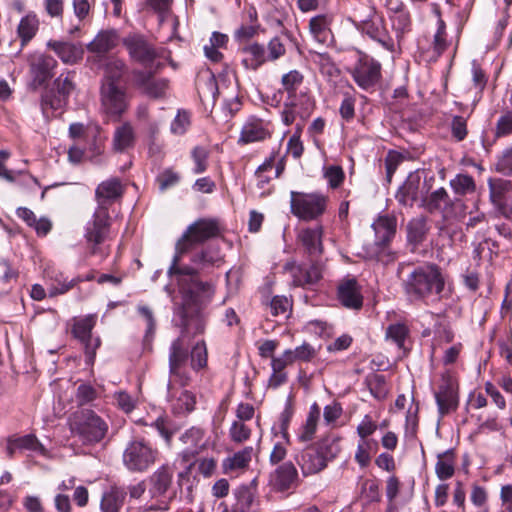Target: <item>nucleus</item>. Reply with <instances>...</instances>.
Wrapping results in <instances>:
<instances>
[{"mask_svg":"<svg viewBox=\"0 0 512 512\" xmlns=\"http://www.w3.org/2000/svg\"><path fill=\"white\" fill-rule=\"evenodd\" d=\"M403 5L399 4L395 8H391L394 14L390 16L392 29L396 33L398 40L403 38L404 34L410 31L411 19L407 11L402 9Z\"/></svg>","mask_w":512,"mask_h":512,"instance_id":"nucleus-45","label":"nucleus"},{"mask_svg":"<svg viewBox=\"0 0 512 512\" xmlns=\"http://www.w3.org/2000/svg\"><path fill=\"white\" fill-rule=\"evenodd\" d=\"M192 159L195 163V167L193 169L195 174H201L207 170L208 167V158L209 151L202 147L196 146L191 153Z\"/></svg>","mask_w":512,"mask_h":512,"instance_id":"nucleus-62","label":"nucleus"},{"mask_svg":"<svg viewBox=\"0 0 512 512\" xmlns=\"http://www.w3.org/2000/svg\"><path fill=\"white\" fill-rule=\"evenodd\" d=\"M450 186L455 194L464 196L474 193L476 184L472 176L468 174H457L450 180Z\"/></svg>","mask_w":512,"mask_h":512,"instance_id":"nucleus-55","label":"nucleus"},{"mask_svg":"<svg viewBox=\"0 0 512 512\" xmlns=\"http://www.w3.org/2000/svg\"><path fill=\"white\" fill-rule=\"evenodd\" d=\"M295 461L304 476L316 474L323 470L327 465L325 457L315 447H308L302 450L295 457Z\"/></svg>","mask_w":512,"mask_h":512,"instance_id":"nucleus-26","label":"nucleus"},{"mask_svg":"<svg viewBox=\"0 0 512 512\" xmlns=\"http://www.w3.org/2000/svg\"><path fill=\"white\" fill-rule=\"evenodd\" d=\"M197 403L196 395L189 390H182L172 403V409L175 414L184 415L194 411Z\"/></svg>","mask_w":512,"mask_h":512,"instance_id":"nucleus-50","label":"nucleus"},{"mask_svg":"<svg viewBox=\"0 0 512 512\" xmlns=\"http://www.w3.org/2000/svg\"><path fill=\"white\" fill-rule=\"evenodd\" d=\"M197 88L200 94L215 99L218 95V86L214 73L206 69L198 74Z\"/></svg>","mask_w":512,"mask_h":512,"instance_id":"nucleus-49","label":"nucleus"},{"mask_svg":"<svg viewBox=\"0 0 512 512\" xmlns=\"http://www.w3.org/2000/svg\"><path fill=\"white\" fill-rule=\"evenodd\" d=\"M184 445L180 456L184 462H190L197 455L201 454L211 446L210 439L206 432L200 427H191L183 432L179 438Z\"/></svg>","mask_w":512,"mask_h":512,"instance_id":"nucleus-16","label":"nucleus"},{"mask_svg":"<svg viewBox=\"0 0 512 512\" xmlns=\"http://www.w3.org/2000/svg\"><path fill=\"white\" fill-rule=\"evenodd\" d=\"M72 434L83 444H96L103 440L109 426L105 419L91 409H80L69 419Z\"/></svg>","mask_w":512,"mask_h":512,"instance_id":"nucleus-5","label":"nucleus"},{"mask_svg":"<svg viewBox=\"0 0 512 512\" xmlns=\"http://www.w3.org/2000/svg\"><path fill=\"white\" fill-rule=\"evenodd\" d=\"M365 9V14L355 9L352 21L359 30L380 43L385 49L392 51L394 41L386 30L383 19L376 14L373 7L365 6Z\"/></svg>","mask_w":512,"mask_h":512,"instance_id":"nucleus-8","label":"nucleus"},{"mask_svg":"<svg viewBox=\"0 0 512 512\" xmlns=\"http://www.w3.org/2000/svg\"><path fill=\"white\" fill-rule=\"evenodd\" d=\"M198 464V471L200 474H202L204 477H210L214 474L216 467H217V461L216 459L212 457H205L198 459L196 461L191 462L185 472L179 473V478H183L186 475L190 473V470L194 464Z\"/></svg>","mask_w":512,"mask_h":512,"instance_id":"nucleus-60","label":"nucleus"},{"mask_svg":"<svg viewBox=\"0 0 512 512\" xmlns=\"http://www.w3.org/2000/svg\"><path fill=\"white\" fill-rule=\"evenodd\" d=\"M98 397V391L89 383H81L75 392V401L79 407L92 403Z\"/></svg>","mask_w":512,"mask_h":512,"instance_id":"nucleus-61","label":"nucleus"},{"mask_svg":"<svg viewBox=\"0 0 512 512\" xmlns=\"http://www.w3.org/2000/svg\"><path fill=\"white\" fill-rule=\"evenodd\" d=\"M223 227L216 218H199L190 224L175 244V254L178 262L196 246L221 236Z\"/></svg>","mask_w":512,"mask_h":512,"instance_id":"nucleus-3","label":"nucleus"},{"mask_svg":"<svg viewBox=\"0 0 512 512\" xmlns=\"http://www.w3.org/2000/svg\"><path fill=\"white\" fill-rule=\"evenodd\" d=\"M283 269L289 273L295 286L310 287L322 279L324 263L321 259L310 260L308 265H298L294 261H288Z\"/></svg>","mask_w":512,"mask_h":512,"instance_id":"nucleus-12","label":"nucleus"},{"mask_svg":"<svg viewBox=\"0 0 512 512\" xmlns=\"http://www.w3.org/2000/svg\"><path fill=\"white\" fill-rule=\"evenodd\" d=\"M127 491L118 486H111L103 492L100 501L101 512H120L122 509Z\"/></svg>","mask_w":512,"mask_h":512,"instance_id":"nucleus-37","label":"nucleus"},{"mask_svg":"<svg viewBox=\"0 0 512 512\" xmlns=\"http://www.w3.org/2000/svg\"><path fill=\"white\" fill-rule=\"evenodd\" d=\"M104 76L102 84H114L118 85V82L127 72V65L125 62L116 57H109L105 60L104 64Z\"/></svg>","mask_w":512,"mask_h":512,"instance_id":"nucleus-41","label":"nucleus"},{"mask_svg":"<svg viewBox=\"0 0 512 512\" xmlns=\"http://www.w3.org/2000/svg\"><path fill=\"white\" fill-rule=\"evenodd\" d=\"M268 136V132L264 129L262 123L258 120L247 122L240 134L239 142L252 143L262 141Z\"/></svg>","mask_w":512,"mask_h":512,"instance_id":"nucleus-47","label":"nucleus"},{"mask_svg":"<svg viewBox=\"0 0 512 512\" xmlns=\"http://www.w3.org/2000/svg\"><path fill=\"white\" fill-rule=\"evenodd\" d=\"M445 287L441 268L433 263L415 267L402 280V288L411 302L425 301L432 295H440Z\"/></svg>","mask_w":512,"mask_h":512,"instance_id":"nucleus-1","label":"nucleus"},{"mask_svg":"<svg viewBox=\"0 0 512 512\" xmlns=\"http://www.w3.org/2000/svg\"><path fill=\"white\" fill-rule=\"evenodd\" d=\"M323 233L324 230L323 226L321 225L304 228L299 231L297 240L303 248L304 253L308 256L309 260L320 259L321 255L323 254Z\"/></svg>","mask_w":512,"mask_h":512,"instance_id":"nucleus-22","label":"nucleus"},{"mask_svg":"<svg viewBox=\"0 0 512 512\" xmlns=\"http://www.w3.org/2000/svg\"><path fill=\"white\" fill-rule=\"evenodd\" d=\"M58 66L57 60L47 54L34 55L29 60V73L31 86L34 89L46 85L54 76V70Z\"/></svg>","mask_w":512,"mask_h":512,"instance_id":"nucleus-17","label":"nucleus"},{"mask_svg":"<svg viewBox=\"0 0 512 512\" xmlns=\"http://www.w3.org/2000/svg\"><path fill=\"white\" fill-rule=\"evenodd\" d=\"M254 454V448L247 446L242 450L234 453L223 460L222 468L225 474L244 471L248 469L252 456Z\"/></svg>","mask_w":512,"mask_h":512,"instance_id":"nucleus-36","label":"nucleus"},{"mask_svg":"<svg viewBox=\"0 0 512 512\" xmlns=\"http://www.w3.org/2000/svg\"><path fill=\"white\" fill-rule=\"evenodd\" d=\"M255 481L250 485H241L233 491L235 502L230 512H258L257 489Z\"/></svg>","mask_w":512,"mask_h":512,"instance_id":"nucleus-25","label":"nucleus"},{"mask_svg":"<svg viewBox=\"0 0 512 512\" xmlns=\"http://www.w3.org/2000/svg\"><path fill=\"white\" fill-rule=\"evenodd\" d=\"M327 206V198L320 193H303L291 191V213L303 221L318 219L324 214Z\"/></svg>","mask_w":512,"mask_h":512,"instance_id":"nucleus-9","label":"nucleus"},{"mask_svg":"<svg viewBox=\"0 0 512 512\" xmlns=\"http://www.w3.org/2000/svg\"><path fill=\"white\" fill-rule=\"evenodd\" d=\"M434 395L441 416L456 411L458 408V384L450 373L446 372L441 375L440 383Z\"/></svg>","mask_w":512,"mask_h":512,"instance_id":"nucleus-15","label":"nucleus"},{"mask_svg":"<svg viewBox=\"0 0 512 512\" xmlns=\"http://www.w3.org/2000/svg\"><path fill=\"white\" fill-rule=\"evenodd\" d=\"M364 383L375 399L379 401L386 399L389 389L384 375L370 373L366 376Z\"/></svg>","mask_w":512,"mask_h":512,"instance_id":"nucleus-46","label":"nucleus"},{"mask_svg":"<svg viewBox=\"0 0 512 512\" xmlns=\"http://www.w3.org/2000/svg\"><path fill=\"white\" fill-rule=\"evenodd\" d=\"M123 45L127 49L130 58L142 65H148L158 57L154 46L141 34L126 36L123 39Z\"/></svg>","mask_w":512,"mask_h":512,"instance_id":"nucleus-18","label":"nucleus"},{"mask_svg":"<svg viewBox=\"0 0 512 512\" xmlns=\"http://www.w3.org/2000/svg\"><path fill=\"white\" fill-rule=\"evenodd\" d=\"M423 206L430 213L441 212L444 218L461 215L465 208L464 203L460 199L452 200L443 187L433 191L425 198Z\"/></svg>","mask_w":512,"mask_h":512,"instance_id":"nucleus-14","label":"nucleus"},{"mask_svg":"<svg viewBox=\"0 0 512 512\" xmlns=\"http://www.w3.org/2000/svg\"><path fill=\"white\" fill-rule=\"evenodd\" d=\"M124 193V186L119 178L113 177L101 182L95 190L97 208L109 211V207Z\"/></svg>","mask_w":512,"mask_h":512,"instance_id":"nucleus-24","label":"nucleus"},{"mask_svg":"<svg viewBox=\"0 0 512 512\" xmlns=\"http://www.w3.org/2000/svg\"><path fill=\"white\" fill-rule=\"evenodd\" d=\"M408 336L409 328L403 323L391 324L387 327L385 332L386 340H391L400 349L404 348L405 340Z\"/></svg>","mask_w":512,"mask_h":512,"instance_id":"nucleus-58","label":"nucleus"},{"mask_svg":"<svg viewBox=\"0 0 512 512\" xmlns=\"http://www.w3.org/2000/svg\"><path fill=\"white\" fill-rule=\"evenodd\" d=\"M135 86L143 94L152 99L165 97L169 82L164 78H155L152 73L144 71H134Z\"/></svg>","mask_w":512,"mask_h":512,"instance_id":"nucleus-23","label":"nucleus"},{"mask_svg":"<svg viewBox=\"0 0 512 512\" xmlns=\"http://www.w3.org/2000/svg\"><path fill=\"white\" fill-rule=\"evenodd\" d=\"M47 277L50 280L48 287L49 297H55L60 294H64L74 287L75 284L81 281L80 278L68 280L62 272L50 271L47 273Z\"/></svg>","mask_w":512,"mask_h":512,"instance_id":"nucleus-42","label":"nucleus"},{"mask_svg":"<svg viewBox=\"0 0 512 512\" xmlns=\"http://www.w3.org/2000/svg\"><path fill=\"white\" fill-rule=\"evenodd\" d=\"M111 229V217L109 211L96 209L92 219L87 222L84 238L90 255L100 254L107 256L103 244L109 239Z\"/></svg>","mask_w":512,"mask_h":512,"instance_id":"nucleus-7","label":"nucleus"},{"mask_svg":"<svg viewBox=\"0 0 512 512\" xmlns=\"http://www.w3.org/2000/svg\"><path fill=\"white\" fill-rule=\"evenodd\" d=\"M420 177L416 173L410 174L399 187L395 198L402 206L412 207L419 197Z\"/></svg>","mask_w":512,"mask_h":512,"instance_id":"nucleus-35","label":"nucleus"},{"mask_svg":"<svg viewBox=\"0 0 512 512\" xmlns=\"http://www.w3.org/2000/svg\"><path fill=\"white\" fill-rule=\"evenodd\" d=\"M495 169L503 175H512V147L503 150L495 164Z\"/></svg>","mask_w":512,"mask_h":512,"instance_id":"nucleus-64","label":"nucleus"},{"mask_svg":"<svg viewBox=\"0 0 512 512\" xmlns=\"http://www.w3.org/2000/svg\"><path fill=\"white\" fill-rule=\"evenodd\" d=\"M303 80L304 76L298 70H291L282 76L281 84L288 97L298 95L296 91L302 85Z\"/></svg>","mask_w":512,"mask_h":512,"instance_id":"nucleus-59","label":"nucleus"},{"mask_svg":"<svg viewBox=\"0 0 512 512\" xmlns=\"http://www.w3.org/2000/svg\"><path fill=\"white\" fill-rule=\"evenodd\" d=\"M382 66L374 58L362 54L350 71L353 80L361 89L374 91L382 78Z\"/></svg>","mask_w":512,"mask_h":512,"instance_id":"nucleus-10","label":"nucleus"},{"mask_svg":"<svg viewBox=\"0 0 512 512\" xmlns=\"http://www.w3.org/2000/svg\"><path fill=\"white\" fill-rule=\"evenodd\" d=\"M490 199L494 205L500 206L504 202L505 194L512 190V182L497 178L488 180Z\"/></svg>","mask_w":512,"mask_h":512,"instance_id":"nucleus-51","label":"nucleus"},{"mask_svg":"<svg viewBox=\"0 0 512 512\" xmlns=\"http://www.w3.org/2000/svg\"><path fill=\"white\" fill-rule=\"evenodd\" d=\"M299 481L298 471L291 462H285L272 471L269 475V486L276 492H286L297 487Z\"/></svg>","mask_w":512,"mask_h":512,"instance_id":"nucleus-21","label":"nucleus"},{"mask_svg":"<svg viewBox=\"0 0 512 512\" xmlns=\"http://www.w3.org/2000/svg\"><path fill=\"white\" fill-rule=\"evenodd\" d=\"M75 72L61 73L54 81L51 88L41 94L40 108L46 122H50L56 116L57 111H62L68 104L71 93L75 90Z\"/></svg>","mask_w":512,"mask_h":512,"instance_id":"nucleus-4","label":"nucleus"},{"mask_svg":"<svg viewBox=\"0 0 512 512\" xmlns=\"http://www.w3.org/2000/svg\"><path fill=\"white\" fill-rule=\"evenodd\" d=\"M101 106L106 114L120 116L128 107L125 89L114 84H101Z\"/></svg>","mask_w":512,"mask_h":512,"instance_id":"nucleus-19","label":"nucleus"},{"mask_svg":"<svg viewBox=\"0 0 512 512\" xmlns=\"http://www.w3.org/2000/svg\"><path fill=\"white\" fill-rule=\"evenodd\" d=\"M174 471L168 464L157 468L149 477V493L151 496L160 497L166 494L172 484Z\"/></svg>","mask_w":512,"mask_h":512,"instance_id":"nucleus-29","label":"nucleus"},{"mask_svg":"<svg viewBox=\"0 0 512 512\" xmlns=\"http://www.w3.org/2000/svg\"><path fill=\"white\" fill-rule=\"evenodd\" d=\"M309 28L314 38L320 42L325 43L330 36L329 21L326 16L318 15L310 20Z\"/></svg>","mask_w":512,"mask_h":512,"instance_id":"nucleus-54","label":"nucleus"},{"mask_svg":"<svg viewBox=\"0 0 512 512\" xmlns=\"http://www.w3.org/2000/svg\"><path fill=\"white\" fill-rule=\"evenodd\" d=\"M167 274L174 279L182 295V304L199 307L198 296L203 294L212 297L214 287L210 282H204L199 278V269L188 265H182L177 257L172 258Z\"/></svg>","mask_w":512,"mask_h":512,"instance_id":"nucleus-2","label":"nucleus"},{"mask_svg":"<svg viewBox=\"0 0 512 512\" xmlns=\"http://www.w3.org/2000/svg\"><path fill=\"white\" fill-rule=\"evenodd\" d=\"M95 324L96 316L88 315L84 318L76 320L72 328L73 335L83 344H85L86 353L90 354L91 356L95 355V350L100 344L99 339H96L93 345L91 344V332Z\"/></svg>","mask_w":512,"mask_h":512,"instance_id":"nucleus-28","label":"nucleus"},{"mask_svg":"<svg viewBox=\"0 0 512 512\" xmlns=\"http://www.w3.org/2000/svg\"><path fill=\"white\" fill-rule=\"evenodd\" d=\"M39 30V19L35 13H28L24 16L17 27V34L21 40V45H27L37 34Z\"/></svg>","mask_w":512,"mask_h":512,"instance_id":"nucleus-44","label":"nucleus"},{"mask_svg":"<svg viewBox=\"0 0 512 512\" xmlns=\"http://www.w3.org/2000/svg\"><path fill=\"white\" fill-rule=\"evenodd\" d=\"M158 455V450L145 439H133L124 449L122 461L130 472H145L155 464Z\"/></svg>","mask_w":512,"mask_h":512,"instance_id":"nucleus-6","label":"nucleus"},{"mask_svg":"<svg viewBox=\"0 0 512 512\" xmlns=\"http://www.w3.org/2000/svg\"><path fill=\"white\" fill-rule=\"evenodd\" d=\"M435 473L440 480H447L454 475V452L452 449L438 454V460L435 464Z\"/></svg>","mask_w":512,"mask_h":512,"instance_id":"nucleus-48","label":"nucleus"},{"mask_svg":"<svg viewBox=\"0 0 512 512\" xmlns=\"http://www.w3.org/2000/svg\"><path fill=\"white\" fill-rule=\"evenodd\" d=\"M177 315L180 317V337L185 339V337L190 333L192 336L204 333L206 320L200 311V307L181 304L177 311Z\"/></svg>","mask_w":512,"mask_h":512,"instance_id":"nucleus-20","label":"nucleus"},{"mask_svg":"<svg viewBox=\"0 0 512 512\" xmlns=\"http://www.w3.org/2000/svg\"><path fill=\"white\" fill-rule=\"evenodd\" d=\"M47 47L53 50L65 64H75L83 57L82 47L74 43L49 40Z\"/></svg>","mask_w":512,"mask_h":512,"instance_id":"nucleus-33","label":"nucleus"},{"mask_svg":"<svg viewBox=\"0 0 512 512\" xmlns=\"http://www.w3.org/2000/svg\"><path fill=\"white\" fill-rule=\"evenodd\" d=\"M242 53L244 54L242 64L247 69L256 71L268 62L266 48L258 42H248L243 46Z\"/></svg>","mask_w":512,"mask_h":512,"instance_id":"nucleus-34","label":"nucleus"},{"mask_svg":"<svg viewBox=\"0 0 512 512\" xmlns=\"http://www.w3.org/2000/svg\"><path fill=\"white\" fill-rule=\"evenodd\" d=\"M378 241L386 245L396 234L397 220L395 216H379L372 225Z\"/></svg>","mask_w":512,"mask_h":512,"instance_id":"nucleus-39","label":"nucleus"},{"mask_svg":"<svg viewBox=\"0 0 512 512\" xmlns=\"http://www.w3.org/2000/svg\"><path fill=\"white\" fill-rule=\"evenodd\" d=\"M312 61L320 70V73L326 77L329 82L336 83L341 77V70L327 53H315L312 55Z\"/></svg>","mask_w":512,"mask_h":512,"instance_id":"nucleus-40","label":"nucleus"},{"mask_svg":"<svg viewBox=\"0 0 512 512\" xmlns=\"http://www.w3.org/2000/svg\"><path fill=\"white\" fill-rule=\"evenodd\" d=\"M135 133L132 125L125 122L117 127L113 135V148L117 152H124L134 146Z\"/></svg>","mask_w":512,"mask_h":512,"instance_id":"nucleus-43","label":"nucleus"},{"mask_svg":"<svg viewBox=\"0 0 512 512\" xmlns=\"http://www.w3.org/2000/svg\"><path fill=\"white\" fill-rule=\"evenodd\" d=\"M314 109L315 100L307 93L288 97L281 112L282 121L286 126H290L299 118L301 123L297 124V128H302L304 122L311 116Z\"/></svg>","mask_w":512,"mask_h":512,"instance_id":"nucleus-11","label":"nucleus"},{"mask_svg":"<svg viewBox=\"0 0 512 512\" xmlns=\"http://www.w3.org/2000/svg\"><path fill=\"white\" fill-rule=\"evenodd\" d=\"M448 47L449 42L447 40L446 24L439 17L437 21V30L433 36V41L431 44L433 57H440L447 50Z\"/></svg>","mask_w":512,"mask_h":512,"instance_id":"nucleus-53","label":"nucleus"},{"mask_svg":"<svg viewBox=\"0 0 512 512\" xmlns=\"http://www.w3.org/2000/svg\"><path fill=\"white\" fill-rule=\"evenodd\" d=\"M18 451H31L44 455L46 449L34 434L9 437L6 445L8 457L13 458L15 453Z\"/></svg>","mask_w":512,"mask_h":512,"instance_id":"nucleus-27","label":"nucleus"},{"mask_svg":"<svg viewBox=\"0 0 512 512\" xmlns=\"http://www.w3.org/2000/svg\"><path fill=\"white\" fill-rule=\"evenodd\" d=\"M118 44V34L115 30H102L94 40L87 45L88 51L98 55H104Z\"/></svg>","mask_w":512,"mask_h":512,"instance_id":"nucleus-38","label":"nucleus"},{"mask_svg":"<svg viewBox=\"0 0 512 512\" xmlns=\"http://www.w3.org/2000/svg\"><path fill=\"white\" fill-rule=\"evenodd\" d=\"M189 358L188 345L183 337L174 339L169 348V374L179 381L181 386H187L190 383V376L183 370Z\"/></svg>","mask_w":512,"mask_h":512,"instance_id":"nucleus-13","label":"nucleus"},{"mask_svg":"<svg viewBox=\"0 0 512 512\" xmlns=\"http://www.w3.org/2000/svg\"><path fill=\"white\" fill-rule=\"evenodd\" d=\"M512 134V111H505L497 120L495 136L506 137Z\"/></svg>","mask_w":512,"mask_h":512,"instance_id":"nucleus-63","label":"nucleus"},{"mask_svg":"<svg viewBox=\"0 0 512 512\" xmlns=\"http://www.w3.org/2000/svg\"><path fill=\"white\" fill-rule=\"evenodd\" d=\"M191 368L195 371L204 369L208 362L207 346L204 340L198 341L190 352Z\"/></svg>","mask_w":512,"mask_h":512,"instance_id":"nucleus-57","label":"nucleus"},{"mask_svg":"<svg viewBox=\"0 0 512 512\" xmlns=\"http://www.w3.org/2000/svg\"><path fill=\"white\" fill-rule=\"evenodd\" d=\"M319 418H320V408L316 403H314L310 407L305 424L303 425L302 430L298 435L300 441L307 442V441H310L313 439L315 432H316L317 422H318Z\"/></svg>","mask_w":512,"mask_h":512,"instance_id":"nucleus-52","label":"nucleus"},{"mask_svg":"<svg viewBox=\"0 0 512 512\" xmlns=\"http://www.w3.org/2000/svg\"><path fill=\"white\" fill-rule=\"evenodd\" d=\"M338 299L346 308L357 310L362 307L363 297L355 279H346L339 284Z\"/></svg>","mask_w":512,"mask_h":512,"instance_id":"nucleus-30","label":"nucleus"},{"mask_svg":"<svg viewBox=\"0 0 512 512\" xmlns=\"http://www.w3.org/2000/svg\"><path fill=\"white\" fill-rule=\"evenodd\" d=\"M288 38V34L285 33L270 39L266 48L268 62H274L286 54V39Z\"/></svg>","mask_w":512,"mask_h":512,"instance_id":"nucleus-56","label":"nucleus"},{"mask_svg":"<svg viewBox=\"0 0 512 512\" xmlns=\"http://www.w3.org/2000/svg\"><path fill=\"white\" fill-rule=\"evenodd\" d=\"M190 262L191 267L199 269V274L210 267L219 266L222 262L220 249L215 246H206L196 250L191 254Z\"/></svg>","mask_w":512,"mask_h":512,"instance_id":"nucleus-31","label":"nucleus"},{"mask_svg":"<svg viewBox=\"0 0 512 512\" xmlns=\"http://www.w3.org/2000/svg\"><path fill=\"white\" fill-rule=\"evenodd\" d=\"M407 243L411 252H415L417 248L426 240L429 232L427 218L425 216H417L412 218L406 226Z\"/></svg>","mask_w":512,"mask_h":512,"instance_id":"nucleus-32","label":"nucleus"}]
</instances>
